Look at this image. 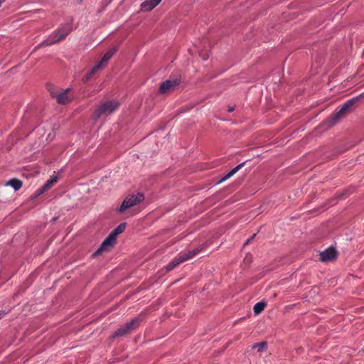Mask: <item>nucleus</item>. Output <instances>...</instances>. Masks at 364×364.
<instances>
[{"label": "nucleus", "instance_id": "4468645a", "mask_svg": "<svg viewBox=\"0 0 364 364\" xmlns=\"http://www.w3.org/2000/svg\"><path fill=\"white\" fill-rule=\"evenodd\" d=\"M245 162L241 163L237 166H235L234 168H232L229 173H228L225 176H223L220 182L225 181L232 177L233 175H235L239 170H240L245 165Z\"/></svg>", "mask_w": 364, "mask_h": 364}, {"label": "nucleus", "instance_id": "b1692460", "mask_svg": "<svg viewBox=\"0 0 364 364\" xmlns=\"http://www.w3.org/2000/svg\"><path fill=\"white\" fill-rule=\"evenodd\" d=\"M234 109H234V107H230L228 108V112H232Z\"/></svg>", "mask_w": 364, "mask_h": 364}, {"label": "nucleus", "instance_id": "6e6552de", "mask_svg": "<svg viewBox=\"0 0 364 364\" xmlns=\"http://www.w3.org/2000/svg\"><path fill=\"white\" fill-rule=\"evenodd\" d=\"M116 239L117 238L112 233H110L108 237L103 241L100 247L94 255H100L102 252L109 249L110 247H112L116 241Z\"/></svg>", "mask_w": 364, "mask_h": 364}, {"label": "nucleus", "instance_id": "f257e3e1", "mask_svg": "<svg viewBox=\"0 0 364 364\" xmlns=\"http://www.w3.org/2000/svg\"><path fill=\"white\" fill-rule=\"evenodd\" d=\"M119 106L120 102L117 100L102 102L93 112L92 118L95 121L102 117L105 118L117 110Z\"/></svg>", "mask_w": 364, "mask_h": 364}, {"label": "nucleus", "instance_id": "2eb2a0df", "mask_svg": "<svg viewBox=\"0 0 364 364\" xmlns=\"http://www.w3.org/2000/svg\"><path fill=\"white\" fill-rule=\"evenodd\" d=\"M182 262H183L180 257H176L166 265V269L167 271H171Z\"/></svg>", "mask_w": 364, "mask_h": 364}, {"label": "nucleus", "instance_id": "412c9836", "mask_svg": "<svg viewBox=\"0 0 364 364\" xmlns=\"http://www.w3.org/2000/svg\"><path fill=\"white\" fill-rule=\"evenodd\" d=\"M102 67L103 65L100 62H98L89 72L90 75L92 76Z\"/></svg>", "mask_w": 364, "mask_h": 364}, {"label": "nucleus", "instance_id": "423d86ee", "mask_svg": "<svg viewBox=\"0 0 364 364\" xmlns=\"http://www.w3.org/2000/svg\"><path fill=\"white\" fill-rule=\"evenodd\" d=\"M140 323V320L138 318L132 319L131 321L126 323L120 326L113 334L112 338H115L119 336H124L130 333L133 330L136 329Z\"/></svg>", "mask_w": 364, "mask_h": 364}, {"label": "nucleus", "instance_id": "a211bd4d", "mask_svg": "<svg viewBox=\"0 0 364 364\" xmlns=\"http://www.w3.org/2000/svg\"><path fill=\"white\" fill-rule=\"evenodd\" d=\"M8 184H9L11 186L14 188L15 191L19 190L22 186V182L21 181L18 179H11L8 182Z\"/></svg>", "mask_w": 364, "mask_h": 364}, {"label": "nucleus", "instance_id": "4be33fe9", "mask_svg": "<svg viewBox=\"0 0 364 364\" xmlns=\"http://www.w3.org/2000/svg\"><path fill=\"white\" fill-rule=\"evenodd\" d=\"M92 77V75H90V73H88L83 78V81L85 82H87L90 78Z\"/></svg>", "mask_w": 364, "mask_h": 364}, {"label": "nucleus", "instance_id": "dca6fc26", "mask_svg": "<svg viewBox=\"0 0 364 364\" xmlns=\"http://www.w3.org/2000/svg\"><path fill=\"white\" fill-rule=\"evenodd\" d=\"M265 306L266 303L264 301H260L255 304L253 307L255 314L258 315L262 313L264 311Z\"/></svg>", "mask_w": 364, "mask_h": 364}, {"label": "nucleus", "instance_id": "39448f33", "mask_svg": "<svg viewBox=\"0 0 364 364\" xmlns=\"http://www.w3.org/2000/svg\"><path fill=\"white\" fill-rule=\"evenodd\" d=\"M49 92L51 97L55 99L57 102L60 105H66L71 102L73 98L72 90L70 88L60 90L50 89Z\"/></svg>", "mask_w": 364, "mask_h": 364}, {"label": "nucleus", "instance_id": "f3484780", "mask_svg": "<svg viewBox=\"0 0 364 364\" xmlns=\"http://www.w3.org/2000/svg\"><path fill=\"white\" fill-rule=\"evenodd\" d=\"M126 223H122L119 224L113 231H112V234L117 238V236L121 233H122L126 228Z\"/></svg>", "mask_w": 364, "mask_h": 364}, {"label": "nucleus", "instance_id": "6ab92c4d", "mask_svg": "<svg viewBox=\"0 0 364 364\" xmlns=\"http://www.w3.org/2000/svg\"><path fill=\"white\" fill-rule=\"evenodd\" d=\"M267 347V343L266 341H262L260 343H255L252 346V348H257L258 352H262L264 350H265Z\"/></svg>", "mask_w": 364, "mask_h": 364}, {"label": "nucleus", "instance_id": "f8f14e48", "mask_svg": "<svg viewBox=\"0 0 364 364\" xmlns=\"http://www.w3.org/2000/svg\"><path fill=\"white\" fill-rule=\"evenodd\" d=\"M200 250H201L200 248H196L193 250H188L187 252H182L178 256L180 257L182 262H183L192 258L193 257L196 256V255H198L200 252Z\"/></svg>", "mask_w": 364, "mask_h": 364}, {"label": "nucleus", "instance_id": "f03ea898", "mask_svg": "<svg viewBox=\"0 0 364 364\" xmlns=\"http://www.w3.org/2000/svg\"><path fill=\"white\" fill-rule=\"evenodd\" d=\"M357 98H352L346 102L341 109L336 113L331 114L328 119H326L321 124L325 127L326 129H329L338 122L341 119L346 117L350 109L357 102Z\"/></svg>", "mask_w": 364, "mask_h": 364}, {"label": "nucleus", "instance_id": "0eeeda50", "mask_svg": "<svg viewBox=\"0 0 364 364\" xmlns=\"http://www.w3.org/2000/svg\"><path fill=\"white\" fill-rule=\"evenodd\" d=\"M180 82L178 78L167 80L161 84L159 92L161 95L169 93L180 84Z\"/></svg>", "mask_w": 364, "mask_h": 364}, {"label": "nucleus", "instance_id": "ddd939ff", "mask_svg": "<svg viewBox=\"0 0 364 364\" xmlns=\"http://www.w3.org/2000/svg\"><path fill=\"white\" fill-rule=\"evenodd\" d=\"M117 47H113L110 48L109 50H107L102 58L100 63L104 66L113 56V55L117 52Z\"/></svg>", "mask_w": 364, "mask_h": 364}, {"label": "nucleus", "instance_id": "7ed1b4c3", "mask_svg": "<svg viewBox=\"0 0 364 364\" xmlns=\"http://www.w3.org/2000/svg\"><path fill=\"white\" fill-rule=\"evenodd\" d=\"M73 30L70 23L61 26L58 30L51 33L49 37L42 43L43 46H48L63 41Z\"/></svg>", "mask_w": 364, "mask_h": 364}, {"label": "nucleus", "instance_id": "1a4fd4ad", "mask_svg": "<svg viewBox=\"0 0 364 364\" xmlns=\"http://www.w3.org/2000/svg\"><path fill=\"white\" fill-rule=\"evenodd\" d=\"M336 251L334 248L330 247L320 253V259L322 262H329L335 259Z\"/></svg>", "mask_w": 364, "mask_h": 364}, {"label": "nucleus", "instance_id": "5701e85b", "mask_svg": "<svg viewBox=\"0 0 364 364\" xmlns=\"http://www.w3.org/2000/svg\"><path fill=\"white\" fill-rule=\"evenodd\" d=\"M255 234H254V235L252 236V237H251V238L248 239V240H247V242H246V243H245V244H248V243H249V242H250V241L254 238V237H255Z\"/></svg>", "mask_w": 364, "mask_h": 364}, {"label": "nucleus", "instance_id": "9d476101", "mask_svg": "<svg viewBox=\"0 0 364 364\" xmlns=\"http://www.w3.org/2000/svg\"><path fill=\"white\" fill-rule=\"evenodd\" d=\"M58 181V178L57 176H53L50 179H48L46 183L36 191L37 196H40L43 193L48 191L55 183H56Z\"/></svg>", "mask_w": 364, "mask_h": 364}, {"label": "nucleus", "instance_id": "9b49d317", "mask_svg": "<svg viewBox=\"0 0 364 364\" xmlns=\"http://www.w3.org/2000/svg\"><path fill=\"white\" fill-rule=\"evenodd\" d=\"M161 0H146L141 4V9L143 11H150L155 8Z\"/></svg>", "mask_w": 364, "mask_h": 364}, {"label": "nucleus", "instance_id": "20e7f679", "mask_svg": "<svg viewBox=\"0 0 364 364\" xmlns=\"http://www.w3.org/2000/svg\"><path fill=\"white\" fill-rule=\"evenodd\" d=\"M145 197L141 193L127 196L118 209V213H126L131 208L141 203Z\"/></svg>", "mask_w": 364, "mask_h": 364}, {"label": "nucleus", "instance_id": "aec40b11", "mask_svg": "<svg viewBox=\"0 0 364 364\" xmlns=\"http://www.w3.org/2000/svg\"><path fill=\"white\" fill-rule=\"evenodd\" d=\"M102 67L103 65L100 62H98L89 72L90 75L92 76Z\"/></svg>", "mask_w": 364, "mask_h": 364}]
</instances>
